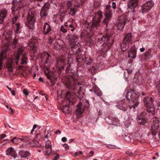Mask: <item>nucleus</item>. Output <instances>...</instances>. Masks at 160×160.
I'll return each mask as SVG.
<instances>
[{
  "label": "nucleus",
  "instance_id": "20e7f679",
  "mask_svg": "<svg viewBox=\"0 0 160 160\" xmlns=\"http://www.w3.org/2000/svg\"><path fill=\"white\" fill-rule=\"evenodd\" d=\"M98 43L100 46L104 45L105 51H107L113 43V39L111 36L107 34L106 36L99 38L98 39Z\"/></svg>",
  "mask_w": 160,
  "mask_h": 160
},
{
  "label": "nucleus",
  "instance_id": "37998d69",
  "mask_svg": "<svg viewBox=\"0 0 160 160\" xmlns=\"http://www.w3.org/2000/svg\"><path fill=\"white\" fill-rule=\"evenodd\" d=\"M18 18V16H16L12 18V22L13 24L17 20Z\"/></svg>",
  "mask_w": 160,
  "mask_h": 160
},
{
  "label": "nucleus",
  "instance_id": "dca6fc26",
  "mask_svg": "<svg viewBox=\"0 0 160 160\" xmlns=\"http://www.w3.org/2000/svg\"><path fill=\"white\" fill-rule=\"evenodd\" d=\"M102 15L101 12H98L95 14V21H93L92 25L93 26L97 27L100 22V19L102 17Z\"/></svg>",
  "mask_w": 160,
  "mask_h": 160
},
{
  "label": "nucleus",
  "instance_id": "c85d7f7f",
  "mask_svg": "<svg viewBox=\"0 0 160 160\" xmlns=\"http://www.w3.org/2000/svg\"><path fill=\"white\" fill-rule=\"evenodd\" d=\"M31 145L35 147H39L41 146V145L37 141L35 138L32 141Z\"/></svg>",
  "mask_w": 160,
  "mask_h": 160
},
{
  "label": "nucleus",
  "instance_id": "052dcab7",
  "mask_svg": "<svg viewBox=\"0 0 160 160\" xmlns=\"http://www.w3.org/2000/svg\"><path fill=\"white\" fill-rule=\"evenodd\" d=\"M48 42L50 44H52V39L51 38H50L48 40Z\"/></svg>",
  "mask_w": 160,
  "mask_h": 160
},
{
  "label": "nucleus",
  "instance_id": "69168bd1",
  "mask_svg": "<svg viewBox=\"0 0 160 160\" xmlns=\"http://www.w3.org/2000/svg\"><path fill=\"white\" fill-rule=\"evenodd\" d=\"M92 63V60L91 59H89V61L88 62H86V64L87 65H90Z\"/></svg>",
  "mask_w": 160,
  "mask_h": 160
},
{
  "label": "nucleus",
  "instance_id": "2eb2a0df",
  "mask_svg": "<svg viewBox=\"0 0 160 160\" xmlns=\"http://www.w3.org/2000/svg\"><path fill=\"white\" fill-rule=\"evenodd\" d=\"M105 18L104 19L103 22L104 23H107L111 18L112 16L110 6H107L106 7V10L105 13Z\"/></svg>",
  "mask_w": 160,
  "mask_h": 160
},
{
  "label": "nucleus",
  "instance_id": "774afa93",
  "mask_svg": "<svg viewBox=\"0 0 160 160\" xmlns=\"http://www.w3.org/2000/svg\"><path fill=\"white\" fill-rule=\"evenodd\" d=\"M37 125L36 124H34L33 125V128H32L33 129H35V128H37Z\"/></svg>",
  "mask_w": 160,
  "mask_h": 160
},
{
  "label": "nucleus",
  "instance_id": "6e6552de",
  "mask_svg": "<svg viewBox=\"0 0 160 160\" xmlns=\"http://www.w3.org/2000/svg\"><path fill=\"white\" fill-rule=\"evenodd\" d=\"M87 103V105L85 106L83 103L79 102L77 106V109L75 111V114L77 118H79L81 117L82 114L84 112L86 107L89 104V102L87 100H85Z\"/></svg>",
  "mask_w": 160,
  "mask_h": 160
},
{
  "label": "nucleus",
  "instance_id": "49530a36",
  "mask_svg": "<svg viewBox=\"0 0 160 160\" xmlns=\"http://www.w3.org/2000/svg\"><path fill=\"white\" fill-rule=\"evenodd\" d=\"M17 42V40L16 39H15L13 42L12 48H13L15 47V44Z\"/></svg>",
  "mask_w": 160,
  "mask_h": 160
},
{
  "label": "nucleus",
  "instance_id": "2f4dec72",
  "mask_svg": "<svg viewBox=\"0 0 160 160\" xmlns=\"http://www.w3.org/2000/svg\"><path fill=\"white\" fill-rule=\"evenodd\" d=\"M112 124L115 125H117L119 122L118 119L116 117L112 118Z\"/></svg>",
  "mask_w": 160,
  "mask_h": 160
},
{
  "label": "nucleus",
  "instance_id": "8fccbe9b",
  "mask_svg": "<svg viewBox=\"0 0 160 160\" xmlns=\"http://www.w3.org/2000/svg\"><path fill=\"white\" fill-rule=\"evenodd\" d=\"M63 146L65 150H68L69 149V146L67 144H64Z\"/></svg>",
  "mask_w": 160,
  "mask_h": 160
},
{
  "label": "nucleus",
  "instance_id": "4be33fe9",
  "mask_svg": "<svg viewBox=\"0 0 160 160\" xmlns=\"http://www.w3.org/2000/svg\"><path fill=\"white\" fill-rule=\"evenodd\" d=\"M116 106L119 109L123 111H125L127 110V108L125 107L126 105L123 101L120 102Z\"/></svg>",
  "mask_w": 160,
  "mask_h": 160
},
{
  "label": "nucleus",
  "instance_id": "4c0bfd02",
  "mask_svg": "<svg viewBox=\"0 0 160 160\" xmlns=\"http://www.w3.org/2000/svg\"><path fill=\"white\" fill-rule=\"evenodd\" d=\"M53 158L52 160H59L60 158L59 155L57 153H55L53 154Z\"/></svg>",
  "mask_w": 160,
  "mask_h": 160
},
{
  "label": "nucleus",
  "instance_id": "e2e57ef3",
  "mask_svg": "<svg viewBox=\"0 0 160 160\" xmlns=\"http://www.w3.org/2000/svg\"><path fill=\"white\" fill-rule=\"evenodd\" d=\"M0 135L2 138V139L3 138L6 137V135L4 134H2V135Z\"/></svg>",
  "mask_w": 160,
  "mask_h": 160
},
{
  "label": "nucleus",
  "instance_id": "f03ea898",
  "mask_svg": "<svg viewBox=\"0 0 160 160\" xmlns=\"http://www.w3.org/2000/svg\"><path fill=\"white\" fill-rule=\"evenodd\" d=\"M14 60V63L20 67H22L20 66V64H26L27 63L28 58L26 54L24 52L23 47L18 48L17 52L15 53Z\"/></svg>",
  "mask_w": 160,
  "mask_h": 160
},
{
  "label": "nucleus",
  "instance_id": "09e8293b",
  "mask_svg": "<svg viewBox=\"0 0 160 160\" xmlns=\"http://www.w3.org/2000/svg\"><path fill=\"white\" fill-rule=\"evenodd\" d=\"M23 93L26 96L28 95L29 93L27 90H24L23 92Z\"/></svg>",
  "mask_w": 160,
  "mask_h": 160
},
{
  "label": "nucleus",
  "instance_id": "bb28decb",
  "mask_svg": "<svg viewBox=\"0 0 160 160\" xmlns=\"http://www.w3.org/2000/svg\"><path fill=\"white\" fill-rule=\"evenodd\" d=\"M129 44L124 42L123 41V42L121 45V49L122 51H126L129 47Z\"/></svg>",
  "mask_w": 160,
  "mask_h": 160
},
{
  "label": "nucleus",
  "instance_id": "393cba45",
  "mask_svg": "<svg viewBox=\"0 0 160 160\" xmlns=\"http://www.w3.org/2000/svg\"><path fill=\"white\" fill-rule=\"evenodd\" d=\"M51 30L50 26L47 23H45L43 26V32L44 34L48 33Z\"/></svg>",
  "mask_w": 160,
  "mask_h": 160
},
{
  "label": "nucleus",
  "instance_id": "4d7b16f0",
  "mask_svg": "<svg viewBox=\"0 0 160 160\" xmlns=\"http://www.w3.org/2000/svg\"><path fill=\"white\" fill-rule=\"evenodd\" d=\"M72 59L71 58H70L68 60V68H67L66 69V70H67L68 69H69V67L70 66V63H69V61H71L72 60Z\"/></svg>",
  "mask_w": 160,
  "mask_h": 160
},
{
  "label": "nucleus",
  "instance_id": "7c9ffc66",
  "mask_svg": "<svg viewBox=\"0 0 160 160\" xmlns=\"http://www.w3.org/2000/svg\"><path fill=\"white\" fill-rule=\"evenodd\" d=\"M44 72L45 74H46V76L47 77V78L50 81V82L52 83H53V84L51 85V86L52 87L54 84L55 82L54 81H53L51 79V77L48 74V70H46L44 71Z\"/></svg>",
  "mask_w": 160,
  "mask_h": 160
},
{
  "label": "nucleus",
  "instance_id": "e433bc0d",
  "mask_svg": "<svg viewBox=\"0 0 160 160\" xmlns=\"http://www.w3.org/2000/svg\"><path fill=\"white\" fill-rule=\"evenodd\" d=\"M64 112L65 113H68L69 112V106L68 105H66L63 107Z\"/></svg>",
  "mask_w": 160,
  "mask_h": 160
},
{
  "label": "nucleus",
  "instance_id": "a211bd4d",
  "mask_svg": "<svg viewBox=\"0 0 160 160\" xmlns=\"http://www.w3.org/2000/svg\"><path fill=\"white\" fill-rule=\"evenodd\" d=\"M6 155L12 156L14 159L17 157V154L14 148L12 147L8 148L6 150Z\"/></svg>",
  "mask_w": 160,
  "mask_h": 160
},
{
  "label": "nucleus",
  "instance_id": "13d9d810",
  "mask_svg": "<svg viewBox=\"0 0 160 160\" xmlns=\"http://www.w3.org/2000/svg\"><path fill=\"white\" fill-rule=\"evenodd\" d=\"M69 27L72 28V29H71V31H73L74 30V28L73 27V26L71 24H70L69 25Z\"/></svg>",
  "mask_w": 160,
  "mask_h": 160
},
{
  "label": "nucleus",
  "instance_id": "864d4df0",
  "mask_svg": "<svg viewBox=\"0 0 160 160\" xmlns=\"http://www.w3.org/2000/svg\"><path fill=\"white\" fill-rule=\"evenodd\" d=\"M112 7L114 9L116 8V4L115 2H113L112 3Z\"/></svg>",
  "mask_w": 160,
  "mask_h": 160
},
{
  "label": "nucleus",
  "instance_id": "c03bdc74",
  "mask_svg": "<svg viewBox=\"0 0 160 160\" xmlns=\"http://www.w3.org/2000/svg\"><path fill=\"white\" fill-rule=\"evenodd\" d=\"M7 67L8 70L9 71H12V65H7Z\"/></svg>",
  "mask_w": 160,
  "mask_h": 160
},
{
  "label": "nucleus",
  "instance_id": "5fc2aeb1",
  "mask_svg": "<svg viewBox=\"0 0 160 160\" xmlns=\"http://www.w3.org/2000/svg\"><path fill=\"white\" fill-rule=\"evenodd\" d=\"M59 61L62 63H63L65 61V59L62 58H61L58 59Z\"/></svg>",
  "mask_w": 160,
  "mask_h": 160
},
{
  "label": "nucleus",
  "instance_id": "72a5a7b5",
  "mask_svg": "<svg viewBox=\"0 0 160 160\" xmlns=\"http://www.w3.org/2000/svg\"><path fill=\"white\" fill-rule=\"evenodd\" d=\"M66 5L67 7V9H68L69 8H71L72 7V2L69 0L66 3Z\"/></svg>",
  "mask_w": 160,
  "mask_h": 160
},
{
  "label": "nucleus",
  "instance_id": "f704fd0d",
  "mask_svg": "<svg viewBox=\"0 0 160 160\" xmlns=\"http://www.w3.org/2000/svg\"><path fill=\"white\" fill-rule=\"evenodd\" d=\"M67 28H68V26L67 25H62L61 26L60 30L63 32H67L66 29Z\"/></svg>",
  "mask_w": 160,
  "mask_h": 160
},
{
  "label": "nucleus",
  "instance_id": "58836bf2",
  "mask_svg": "<svg viewBox=\"0 0 160 160\" xmlns=\"http://www.w3.org/2000/svg\"><path fill=\"white\" fill-rule=\"evenodd\" d=\"M66 95L67 98L68 99V100L69 101V102H70L71 100V98H72V96H71V93L69 92H67Z\"/></svg>",
  "mask_w": 160,
  "mask_h": 160
},
{
  "label": "nucleus",
  "instance_id": "aec40b11",
  "mask_svg": "<svg viewBox=\"0 0 160 160\" xmlns=\"http://www.w3.org/2000/svg\"><path fill=\"white\" fill-rule=\"evenodd\" d=\"M145 113L144 112L141 113L137 117L138 122L140 124H144L146 122L145 118Z\"/></svg>",
  "mask_w": 160,
  "mask_h": 160
},
{
  "label": "nucleus",
  "instance_id": "c756f323",
  "mask_svg": "<svg viewBox=\"0 0 160 160\" xmlns=\"http://www.w3.org/2000/svg\"><path fill=\"white\" fill-rule=\"evenodd\" d=\"M29 45L31 47V48L32 49L34 53L36 51V48L35 46V43L34 42L32 41L30 42Z\"/></svg>",
  "mask_w": 160,
  "mask_h": 160
},
{
  "label": "nucleus",
  "instance_id": "9b49d317",
  "mask_svg": "<svg viewBox=\"0 0 160 160\" xmlns=\"http://www.w3.org/2000/svg\"><path fill=\"white\" fill-rule=\"evenodd\" d=\"M35 19L34 15L32 13L30 14V12L29 11L27 18L26 25L30 29H32L33 28L34 26Z\"/></svg>",
  "mask_w": 160,
  "mask_h": 160
},
{
  "label": "nucleus",
  "instance_id": "3c124183",
  "mask_svg": "<svg viewBox=\"0 0 160 160\" xmlns=\"http://www.w3.org/2000/svg\"><path fill=\"white\" fill-rule=\"evenodd\" d=\"M94 152L93 151H91L88 154V155L89 157H92L94 154Z\"/></svg>",
  "mask_w": 160,
  "mask_h": 160
},
{
  "label": "nucleus",
  "instance_id": "c9c22d12",
  "mask_svg": "<svg viewBox=\"0 0 160 160\" xmlns=\"http://www.w3.org/2000/svg\"><path fill=\"white\" fill-rule=\"evenodd\" d=\"M16 30H15V35H17L16 34H18V32H20L19 31V29H20V25L19 23H17L16 24Z\"/></svg>",
  "mask_w": 160,
  "mask_h": 160
},
{
  "label": "nucleus",
  "instance_id": "bf43d9fd",
  "mask_svg": "<svg viewBox=\"0 0 160 160\" xmlns=\"http://www.w3.org/2000/svg\"><path fill=\"white\" fill-rule=\"evenodd\" d=\"M157 88L158 91V92L159 93V95H160V86H158L157 87Z\"/></svg>",
  "mask_w": 160,
  "mask_h": 160
},
{
  "label": "nucleus",
  "instance_id": "f257e3e1",
  "mask_svg": "<svg viewBox=\"0 0 160 160\" xmlns=\"http://www.w3.org/2000/svg\"><path fill=\"white\" fill-rule=\"evenodd\" d=\"M139 94L136 92L133 89H130L126 95V98L127 100L130 101L129 102V108L130 109L133 108V111H134V109L139 104L138 98Z\"/></svg>",
  "mask_w": 160,
  "mask_h": 160
},
{
  "label": "nucleus",
  "instance_id": "4468645a",
  "mask_svg": "<svg viewBox=\"0 0 160 160\" xmlns=\"http://www.w3.org/2000/svg\"><path fill=\"white\" fill-rule=\"evenodd\" d=\"M17 141L19 142L20 141L25 142L26 144H31L32 140L30 138L27 136L21 138L14 137L11 140L12 142H16Z\"/></svg>",
  "mask_w": 160,
  "mask_h": 160
},
{
  "label": "nucleus",
  "instance_id": "a18cd8bd",
  "mask_svg": "<svg viewBox=\"0 0 160 160\" xmlns=\"http://www.w3.org/2000/svg\"><path fill=\"white\" fill-rule=\"evenodd\" d=\"M8 89L11 92V93L12 94V95L15 96V95L14 91L12 90L11 88H9L8 86L7 87Z\"/></svg>",
  "mask_w": 160,
  "mask_h": 160
},
{
  "label": "nucleus",
  "instance_id": "cd10ccee",
  "mask_svg": "<svg viewBox=\"0 0 160 160\" xmlns=\"http://www.w3.org/2000/svg\"><path fill=\"white\" fill-rule=\"evenodd\" d=\"M76 5H74L73 7L70 8L69 14L71 16H73L76 14Z\"/></svg>",
  "mask_w": 160,
  "mask_h": 160
},
{
  "label": "nucleus",
  "instance_id": "f8f14e48",
  "mask_svg": "<svg viewBox=\"0 0 160 160\" xmlns=\"http://www.w3.org/2000/svg\"><path fill=\"white\" fill-rule=\"evenodd\" d=\"M44 140L46 142L45 148L44 151V154L46 155H49L52 152V144L51 141L48 139L46 136L44 138Z\"/></svg>",
  "mask_w": 160,
  "mask_h": 160
},
{
  "label": "nucleus",
  "instance_id": "ddd939ff",
  "mask_svg": "<svg viewBox=\"0 0 160 160\" xmlns=\"http://www.w3.org/2000/svg\"><path fill=\"white\" fill-rule=\"evenodd\" d=\"M126 19L124 17L122 16L118 18L116 22V26L117 29L120 30L123 29V27L125 24Z\"/></svg>",
  "mask_w": 160,
  "mask_h": 160
},
{
  "label": "nucleus",
  "instance_id": "f3484780",
  "mask_svg": "<svg viewBox=\"0 0 160 160\" xmlns=\"http://www.w3.org/2000/svg\"><path fill=\"white\" fill-rule=\"evenodd\" d=\"M138 0H129L128 7V9L132 10L131 11H129V12L131 11L132 12L134 11V8L138 5Z\"/></svg>",
  "mask_w": 160,
  "mask_h": 160
},
{
  "label": "nucleus",
  "instance_id": "680f3d73",
  "mask_svg": "<svg viewBox=\"0 0 160 160\" xmlns=\"http://www.w3.org/2000/svg\"><path fill=\"white\" fill-rule=\"evenodd\" d=\"M9 110L10 111L9 112H10V113H12L13 112V110L11 107H10L9 109Z\"/></svg>",
  "mask_w": 160,
  "mask_h": 160
},
{
  "label": "nucleus",
  "instance_id": "a878e982",
  "mask_svg": "<svg viewBox=\"0 0 160 160\" xmlns=\"http://www.w3.org/2000/svg\"><path fill=\"white\" fill-rule=\"evenodd\" d=\"M19 155L22 158H26L29 155V153L25 151H20L19 152Z\"/></svg>",
  "mask_w": 160,
  "mask_h": 160
},
{
  "label": "nucleus",
  "instance_id": "473e14b6",
  "mask_svg": "<svg viewBox=\"0 0 160 160\" xmlns=\"http://www.w3.org/2000/svg\"><path fill=\"white\" fill-rule=\"evenodd\" d=\"M94 92L98 96H101L102 93L100 91V89L98 88H96L94 89Z\"/></svg>",
  "mask_w": 160,
  "mask_h": 160
},
{
  "label": "nucleus",
  "instance_id": "0eeeda50",
  "mask_svg": "<svg viewBox=\"0 0 160 160\" xmlns=\"http://www.w3.org/2000/svg\"><path fill=\"white\" fill-rule=\"evenodd\" d=\"M153 101V99L150 97H146L143 99L144 106L146 107L147 112L152 114L155 113V108L152 104Z\"/></svg>",
  "mask_w": 160,
  "mask_h": 160
},
{
  "label": "nucleus",
  "instance_id": "603ef678",
  "mask_svg": "<svg viewBox=\"0 0 160 160\" xmlns=\"http://www.w3.org/2000/svg\"><path fill=\"white\" fill-rule=\"evenodd\" d=\"M82 154V151H78L76 152L75 156H78L80 154Z\"/></svg>",
  "mask_w": 160,
  "mask_h": 160
},
{
  "label": "nucleus",
  "instance_id": "1a4fd4ad",
  "mask_svg": "<svg viewBox=\"0 0 160 160\" xmlns=\"http://www.w3.org/2000/svg\"><path fill=\"white\" fill-rule=\"evenodd\" d=\"M154 2L152 0H150L143 3L141 6V11L143 14L147 13L150 10L154 5Z\"/></svg>",
  "mask_w": 160,
  "mask_h": 160
},
{
  "label": "nucleus",
  "instance_id": "0e129e2a",
  "mask_svg": "<svg viewBox=\"0 0 160 160\" xmlns=\"http://www.w3.org/2000/svg\"><path fill=\"white\" fill-rule=\"evenodd\" d=\"M61 133L60 131L59 130H56L55 132V133L56 134H57L58 133Z\"/></svg>",
  "mask_w": 160,
  "mask_h": 160
},
{
  "label": "nucleus",
  "instance_id": "5701e85b",
  "mask_svg": "<svg viewBox=\"0 0 160 160\" xmlns=\"http://www.w3.org/2000/svg\"><path fill=\"white\" fill-rule=\"evenodd\" d=\"M132 38V35L131 33H128L126 34L124 38L123 41L124 42H126L130 44V43L131 41Z\"/></svg>",
  "mask_w": 160,
  "mask_h": 160
},
{
  "label": "nucleus",
  "instance_id": "7ed1b4c3",
  "mask_svg": "<svg viewBox=\"0 0 160 160\" xmlns=\"http://www.w3.org/2000/svg\"><path fill=\"white\" fill-rule=\"evenodd\" d=\"M12 32L10 31L7 33L5 36L6 39L7 41V43L3 46L2 49V52L0 53V70L1 69L2 67V60L6 59V53L8 49L9 46V42L10 41L11 38Z\"/></svg>",
  "mask_w": 160,
  "mask_h": 160
},
{
  "label": "nucleus",
  "instance_id": "a19ab883",
  "mask_svg": "<svg viewBox=\"0 0 160 160\" xmlns=\"http://www.w3.org/2000/svg\"><path fill=\"white\" fill-rule=\"evenodd\" d=\"M150 53H151V49H149L146 52H145V55L146 56H149L151 55Z\"/></svg>",
  "mask_w": 160,
  "mask_h": 160
},
{
  "label": "nucleus",
  "instance_id": "412c9836",
  "mask_svg": "<svg viewBox=\"0 0 160 160\" xmlns=\"http://www.w3.org/2000/svg\"><path fill=\"white\" fill-rule=\"evenodd\" d=\"M49 9L48 6H43L40 12V16L42 18L45 17L48 14L47 11Z\"/></svg>",
  "mask_w": 160,
  "mask_h": 160
},
{
  "label": "nucleus",
  "instance_id": "9d476101",
  "mask_svg": "<svg viewBox=\"0 0 160 160\" xmlns=\"http://www.w3.org/2000/svg\"><path fill=\"white\" fill-rule=\"evenodd\" d=\"M23 1L20 0L18 1L17 0H14L12 2V6L11 9L12 12L14 14V12L18 11L20 8L23 7L24 5L23 3Z\"/></svg>",
  "mask_w": 160,
  "mask_h": 160
},
{
  "label": "nucleus",
  "instance_id": "338daca9",
  "mask_svg": "<svg viewBox=\"0 0 160 160\" xmlns=\"http://www.w3.org/2000/svg\"><path fill=\"white\" fill-rule=\"evenodd\" d=\"M145 49L143 48H140V50L141 52H143L144 51Z\"/></svg>",
  "mask_w": 160,
  "mask_h": 160
},
{
  "label": "nucleus",
  "instance_id": "6ab92c4d",
  "mask_svg": "<svg viewBox=\"0 0 160 160\" xmlns=\"http://www.w3.org/2000/svg\"><path fill=\"white\" fill-rule=\"evenodd\" d=\"M136 56V51L134 46L132 47L128 52V57L132 58H135Z\"/></svg>",
  "mask_w": 160,
  "mask_h": 160
},
{
  "label": "nucleus",
  "instance_id": "b1692460",
  "mask_svg": "<svg viewBox=\"0 0 160 160\" xmlns=\"http://www.w3.org/2000/svg\"><path fill=\"white\" fill-rule=\"evenodd\" d=\"M7 11L6 9H2L0 12V20L3 22L5 18L6 17Z\"/></svg>",
  "mask_w": 160,
  "mask_h": 160
},
{
  "label": "nucleus",
  "instance_id": "de8ad7c7",
  "mask_svg": "<svg viewBox=\"0 0 160 160\" xmlns=\"http://www.w3.org/2000/svg\"><path fill=\"white\" fill-rule=\"evenodd\" d=\"M124 124L125 127L127 128H128L130 125V123L129 122L127 121L125 122Z\"/></svg>",
  "mask_w": 160,
  "mask_h": 160
},
{
  "label": "nucleus",
  "instance_id": "39448f33",
  "mask_svg": "<svg viewBox=\"0 0 160 160\" xmlns=\"http://www.w3.org/2000/svg\"><path fill=\"white\" fill-rule=\"evenodd\" d=\"M66 86L68 88H71L77 91V95L79 99L83 97L84 93L82 91L83 88L79 83L74 82L73 83H72L71 81H68L66 83Z\"/></svg>",
  "mask_w": 160,
  "mask_h": 160
},
{
  "label": "nucleus",
  "instance_id": "ea45409f",
  "mask_svg": "<svg viewBox=\"0 0 160 160\" xmlns=\"http://www.w3.org/2000/svg\"><path fill=\"white\" fill-rule=\"evenodd\" d=\"M49 54L47 53H45V57H44V59L45 60V62L46 63H48V58L49 57Z\"/></svg>",
  "mask_w": 160,
  "mask_h": 160
},
{
  "label": "nucleus",
  "instance_id": "6e6d98bb",
  "mask_svg": "<svg viewBox=\"0 0 160 160\" xmlns=\"http://www.w3.org/2000/svg\"><path fill=\"white\" fill-rule=\"evenodd\" d=\"M67 141V139L66 137H63L62 138V141L63 142H65Z\"/></svg>",
  "mask_w": 160,
  "mask_h": 160
},
{
  "label": "nucleus",
  "instance_id": "79ce46f5",
  "mask_svg": "<svg viewBox=\"0 0 160 160\" xmlns=\"http://www.w3.org/2000/svg\"><path fill=\"white\" fill-rule=\"evenodd\" d=\"M13 61L12 59H10L8 60V62L7 64V65H12L13 63Z\"/></svg>",
  "mask_w": 160,
  "mask_h": 160
},
{
  "label": "nucleus",
  "instance_id": "423d86ee",
  "mask_svg": "<svg viewBox=\"0 0 160 160\" xmlns=\"http://www.w3.org/2000/svg\"><path fill=\"white\" fill-rule=\"evenodd\" d=\"M150 130L151 133L153 137L158 134V136L160 138V123L158 118H153V122L151 125Z\"/></svg>",
  "mask_w": 160,
  "mask_h": 160
}]
</instances>
